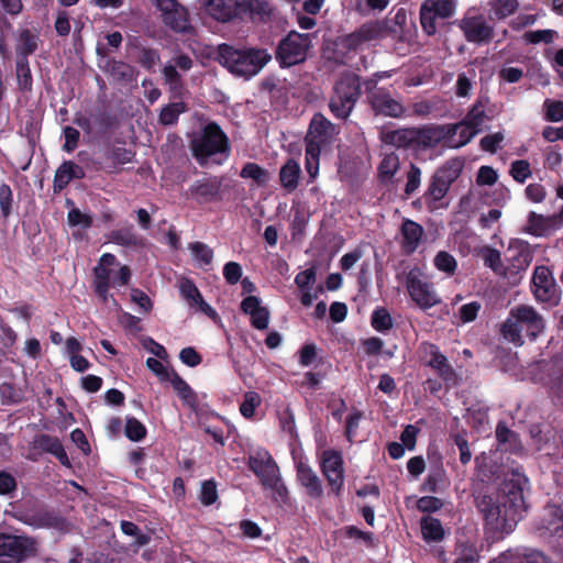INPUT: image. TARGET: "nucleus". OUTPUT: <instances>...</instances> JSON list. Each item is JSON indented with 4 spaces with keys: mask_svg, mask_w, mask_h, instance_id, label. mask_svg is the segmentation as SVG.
<instances>
[{
    "mask_svg": "<svg viewBox=\"0 0 563 563\" xmlns=\"http://www.w3.org/2000/svg\"><path fill=\"white\" fill-rule=\"evenodd\" d=\"M189 148L200 167H207L210 162L222 165L231 154L229 137L214 121L208 122L191 137Z\"/></svg>",
    "mask_w": 563,
    "mask_h": 563,
    "instance_id": "nucleus-1",
    "label": "nucleus"
},
{
    "mask_svg": "<svg viewBox=\"0 0 563 563\" xmlns=\"http://www.w3.org/2000/svg\"><path fill=\"white\" fill-rule=\"evenodd\" d=\"M271 59L264 48L241 49L225 43L218 47L217 60L232 75L246 79L257 75Z\"/></svg>",
    "mask_w": 563,
    "mask_h": 563,
    "instance_id": "nucleus-2",
    "label": "nucleus"
},
{
    "mask_svg": "<svg viewBox=\"0 0 563 563\" xmlns=\"http://www.w3.org/2000/svg\"><path fill=\"white\" fill-rule=\"evenodd\" d=\"M464 163L460 158H451L442 166L435 169L428 181V187L423 195L418 198L413 206L424 205L428 211L433 212L439 208L446 207L443 200L446 197L451 186L460 177Z\"/></svg>",
    "mask_w": 563,
    "mask_h": 563,
    "instance_id": "nucleus-3",
    "label": "nucleus"
},
{
    "mask_svg": "<svg viewBox=\"0 0 563 563\" xmlns=\"http://www.w3.org/2000/svg\"><path fill=\"white\" fill-rule=\"evenodd\" d=\"M207 7L210 15L220 22L233 19L264 22L272 13L267 0H209Z\"/></svg>",
    "mask_w": 563,
    "mask_h": 563,
    "instance_id": "nucleus-4",
    "label": "nucleus"
},
{
    "mask_svg": "<svg viewBox=\"0 0 563 563\" xmlns=\"http://www.w3.org/2000/svg\"><path fill=\"white\" fill-rule=\"evenodd\" d=\"M475 505L488 530L510 533L521 518L503 501L499 495L478 494Z\"/></svg>",
    "mask_w": 563,
    "mask_h": 563,
    "instance_id": "nucleus-5",
    "label": "nucleus"
},
{
    "mask_svg": "<svg viewBox=\"0 0 563 563\" xmlns=\"http://www.w3.org/2000/svg\"><path fill=\"white\" fill-rule=\"evenodd\" d=\"M362 95L361 77L353 71H343L333 86L329 100L331 113L340 120H346Z\"/></svg>",
    "mask_w": 563,
    "mask_h": 563,
    "instance_id": "nucleus-6",
    "label": "nucleus"
},
{
    "mask_svg": "<svg viewBox=\"0 0 563 563\" xmlns=\"http://www.w3.org/2000/svg\"><path fill=\"white\" fill-rule=\"evenodd\" d=\"M456 0H423L419 9V22L427 36H434L443 21L456 12Z\"/></svg>",
    "mask_w": 563,
    "mask_h": 563,
    "instance_id": "nucleus-7",
    "label": "nucleus"
},
{
    "mask_svg": "<svg viewBox=\"0 0 563 563\" xmlns=\"http://www.w3.org/2000/svg\"><path fill=\"white\" fill-rule=\"evenodd\" d=\"M530 289L534 299L540 303L554 307L561 301V288L556 284L552 271L545 265L534 267Z\"/></svg>",
    "mask_w": 563,
    "mask_h": 563,
    "instance_id": "nucleus-8",
    "label": "nucleus"
},
{
    "mask_svg": "<svg viewBox=\"0 0 563 563\" xmlns=\"http://www.w3.org/2000/svg\"><path fill=\"white\" fill-rule=\"evenodd\" d=\"M308 36L290 32L280 40L275 51V58L282 68H288L305 62Z\"/></svg>",
    "mask_w": 563,
    "mask_h": 563,
    "instance_id": "nucleus-9",
    "label": "nucleus"
},
{
    "mask_svg": "<svg viewBox=\"0 0 563 563\" xmlns=\"http://www.w3.org/2000/svg\"><path fill=\"white\" fill-rule=\"evenodd\" d=\"M406 288L411 300L422 310H428L441 302L432 283L422 278L419 268H412L406 276Z\"/></svg>",
    "mask_w": 563,
    "mask_h": 563,
    "instance_id": "nucleus-10",
    "label": "nucleus"
},
{
    "mask_svg": "<svg viewBox=\"0 0 563 563\" xmlns=\"http://www.w3.org/2000/svg\"><path fill=\"white\" fill-rule=\"evenodd\" d=\"M320 470L325 477L331 492L340 497L344 487L345 468L342 453L328 449L321 453Z\"/></svg>",
    "mask_w": 563,
    "mask_h": 563,
    "instance_id": "nucleus-11",
    "label": "nucleus"
},
{
    "mask_svg": "<svg viewBox=\"0 0 563 563\" xmlns=\"http://www.w3.org/2000/svg\"><path fill=\"white\" fill-rule=\"evenodd\" d=\"M162 13L163 23L176 33L191 34L195 29L189 20L188 10L177 0H154Z\"/></svg>",
    "mask_w": 563,
    "mask_h": 563,
    "instance_id": "nucleus-12",
    "label": "nucleus"
},
{
    "mask_svg": "<svg viewBox=\"0 0 563 563\" xmlns=\"http://www.w3.org/2000/svg\"><path fill=\"white\" fill-rule=\"evenodd\" d=\"M529 484L528 478L525 474L519 472H512L508 477L505 478L501 485L503 501L508 505L517 515L522 519L523 512L527 510V504L525 500V489Z\"/></svg>",
    "mask_w": 563,
    "mask_h": 563,
    "instance_id": "nucleus-13",
    "label": "nucleus"
},
{
    "mask_svg": "<svg viewBox=\"0 0 563 563\" xmlns=\"http://www.w3.org/2000/svg\"><path fill=\"white\" fill-rule=\"evenodd\" d=\"M506 273H509L508 279L516 282L520 278V274L525 272L532 262L533 251L530 244L523 240H511L506 253Z\"/></svg>",
    "mask_w": 563,
    "mask_h": 563,
    "instance_id": "nucleus-14",
    "label": "nucleus"
},
{
    "mask_svg": "<svg viewBox=\"0 0 563 563\" xmlns=\"http://www.w3.org/2000/svg\"><path fill=\"white\" fill-rule=\"evenodd\" d=\"M247 466L260 478L263 486L278 490L279 468L268 451L250 455Z\"/></svg>",
    "mask_w": 563,
    "mask_h": 563,
    "instance_id": "nucleus-15",
    "label": "nucleus"
},
{
    "mask_svg": "<svg viewBox=\"0 0 563 563\" xmlns=\"http://www.w3.org/2000/svg\"><path fill=\"white\" fill-rule=\"evenodd\" d=\"M222 176L210 175L195 180L186 196L198 205L218 202L222 200Z\"/></svg>",
    "mask_w": 563,
    "mask_h": 563,
    "instance_id": "nucleus-16",
    "label": "nucleus"
},
{
    "mask_svg": "<svg viewBox=\"0 0 563 563\" xmlns=\"http://www.w3.org/2000/svg\"><path fill=\"white\" fill-rule=\"evenodd\" d=\"M422 349L424 353L429 355L426 365L437 373L448 388L457 386L460 377L450 364L448 357L440 351L439 346L434 343L423 342Z\"/></svg>",
    "mask_w": 563,
    "mask_h": 563,
    "instance_id": "nucleus-17",
    "label": "nucleus"
},
{
    "mask_svg": "<svg viewBox=\"0 0 563 563\" xmlns=\"http://www.w3.org/2000/svg\"><path fill=\"white\" fill-rule=\"evenodd\" d=\"M457 130L459 124L416 128V148H433L443 141H450Z\"/></svg>",
    "mask_w": 563,
    "mask_h": 563,
    "instance_id": "nucleus-18",
    "label": "nucleus"
},
{
    "mask_svg": "<svg viewBox=\"0 0 563 563\" xmlns=\"http://www.w3.org/2000/svg\"><path fill=\"white\" fill-rule=\"evenodd\" d=\"M512 317L519 327L529 338L530 341H534L545 328V321L543 317L531 306L518 305L512 307Z\"/></svg>",
    "mask_w": 563,
    "mask_h": 563,
    "instance_id": "nucleus-19",
    "label": "nucleus"
},
{
    "mask_svg": "<svg viewBox=\"0 0 563 563\" xmlns=\"http://www.w3.org/2000/svg\"><path fill=\"white\" fill-rule=\"evenodd\" d=\"M457 26L468 43L488 44L494 37V27L483 15L465 16Z\"/></svg>",
    "mask_w": 563,
    "mask_h": 563,
    "instance_id": "nucleus-20",
    "label": "nucleus"
},
{
    "mask_svg": "<svg viewBox=\"0 0 563 563\" xmlns=\"http://www.w3.org/2000/svg\"><path fill=\"white\" fill-rule=\"evenodd\" d=\"M368 103L376 115L400 118L405 113L402 103L393 98L390 91L383 87L374 91Z\"/></svg>",
    "mask_w": 563,
    "mask_h": 563,
    "instance_id": "nucleus-21",
    "label": "nucleus"
},
{
    "mask_svg": "<svg viewBox=\"0 0 563 563\" xmlns=\"http://www.w3.org/2000/svg\"><path fill=\"white\" fill-rule=\"evenodd\" d=\"M296 476L300 485L306 489V494L314 499H320L323 496L322 482L308 464L307 459H295Z\"/></svg>",
    "mask_w": 563,
    "mask_h": 563,
    "instance_id": "nucleus-22",
    "label": "nucleus"
},
{
    "mask_svg": "<svg viewBox=\"0 0 563 563\" xmlns=\"http://www.w3.org/2000/svg\"><path fill=\"white\" fill-rule=\"evenodd\" d=\"M241 311L250 316L251 325L256 330H266L269 323V310L261 305L256 296L245 297L240 305Z\"/></svg>",
    "mask_w": 563,
    "mask_h": 563,
    "instance_id": "nucleus-23",
    "label": "nucleus"
},
{
    "mask_svg": "<svg viewBox=\"0 0 563 563\" xmlns=\"http://www.w3.org/2000/svg\"><path fill=\"white\" fill-rule=\"evenodd\" d=\"M335 133V125L322 113L318 112L313 114L310 121L305 142L307 143L308 140H313L321 146L322 144H325Z\"/></svg>",
    "mask_w": 563,
    "mask_h": 563,
    "instance_id": "nucleus-24",
    "label": "nucleus"
},
{
    "mask_svg": "<svg viewBox=\"0 0 563 563\" xmlns=\"http://www.w3.org/2000/svg\"><path fill=\"white\" fill-rule=\"evenodd\" d=\"M495 435L498 442V450L512 454H520L523 445L517 432L507 427L504 421H499L496 426Z\"/></svg>",
    "mask_w": 563,
    "mask_h": 563,
    "instance_id": "nucleus-25",
    "label": "nucleus"
},
{
    "mask_svg": "<svg viewBox=\"0 0 563 563\" xmlns=\"http://www.w3.org/2000/svg\"><path fill=\"white\" fill-rule=\"evenodd\" d=\"M112 269L104 265H96L93 268V291L102 303H107L109 299L117 306L118 302L112 295L109 294L111 287Z\"/></svg>",
    "mask_w": 563,
    "mask_h": 563,
    "instance_id": "nucleus-26",
    "label": "nucleus"
},
{
    "mask_svg": "<svg viewBox=\"0 0 563 563\" xmlns=\"http://www.w3.org/2000/svg\"><path fill=\"white\" fill-rule=\"evenodd\" d=\"M34 445L36 449L42 450L43 452L51 453L54 455L62 465L66 467H70V460L57 437H53L49 434H40L34 440Z\"/></svg>",
    "mask_w": 563,
    "mask_h": 563,
    "instance_id": "nucleus-27",
    "label": "nucleus"
},
{
    "mask_svg": "<svg viewBox=\"0 0 563 563\" xmlns=\"http://www.w3.org/2000/svg\"><path fill=\"white\" fill-rule=\"evenodd\" d=\"M167 382L172 384L173 388L184 401V404L188 406L192 411L197 412L199 408L198 396L188 385V383L176 371L170 373L169 379Z\"/></svg>",
    "mask_w": 563,
    "mask_h": 563,
    "instance_id": "nucleus-28",
    "label": "nucleus"
},
{
    "mask_svg": "<svg viewBox=\"0 0 563 563\" xmlns=\"http://www.w3.org/2000/svg\"><path fill=\"white\" fill-rule=\"evenodd\" d=\"M402 249L407 253L415 252L423 235V228L416 221L406 219L401 224Z\"/></svg>",
    "mask_w": 563,
    "mask_h": 563,
    "instance_id": "nucleus-29",
    "label": "nucleus"
},
{
    "mask_svg": "<svg viewBox=\"0 0 563 563\" xmlns=\"http://www.w3.org/2000/svg\"><path fill=\"white\" fill-rule=\"evenodd\" d=\"M180 295L190 307H198L200 311L210 316L216 313L212 307L207 303L192 280L186 279L180 284Z\"/></svg>",
    "mask_w": 563,
    "mask_h": 563,
    "instance_id": "nucleus-30",
    "label": "nucleus"
},
{
    "mask_svg": "<svg viewBox=\"0 0 563 563\" xmlns=\"http://www.w3.org/2000/svg\"><path fill=\"white\" fill-rule=\"evenodd\" d=\"M103 70L119 82H131L136 77V70L133 66L114 58L107 59Z\"/></svg>",
    "mask_w": 563,
    "mask_h": 563,
    "instance_id": "nucleus-31",
    "label": "nucleus"
},
{
    "mask_svg": "<svg viewBox=\"0 0 563 563\" xmlns=\"http://www.w3.org/2000/svg\"><path fill=\"white\" fill-rule=\"evenodd\" d=\"M383 141L398 148H416V128L389 131L383 136Z\"/></svg>",
    "mask_w": 563,
    "mask_h": 563,
    "instance_id": "nucleus-32",
    "label": "nucleus"
},
{
    "mask_svg": "<svg viewBox=\"0 0 563 563\" xmlns=\"http://www.w3.org/2000/svg\"><path fill=\"white\" fill-rule=\"evenodd\" d=\"M500 336L508 343L515 346H522L525 344L522 330L512 317V309H510L508 317L501 322L499 327Z\"/></svg>",
    "mask_w": 563,
    "mask_h": 563,
    "instance_id": "nucleus-33",
    "label": "nucleus"
},
{
    "mask_svg": "<svg viewBox=\"0 0 563 563\" xmlns=\"http://www.w3.org/2000/svg\"><path fill=\"white\" fill-rule=\"evenodd\" d=\"M422 538L426 542H440L445 537L441 521L431 516L422 517L420 520Z\"/></svg>",
    "mask_w": 563,
    "mask_h": 563,
    "instance_id": "nucleus-34",
    "label": "nucleus"
},
{
    "mask_svg": "<svg viewBox=\"0 0 563 563\" xmlns=\"http://www.w3.org/2000/svg\"><path fill=\"white\" fill-rule=\"evenodd\" d=\"M399 167V156L395 152L386 153L377 168L380 183L384 185L391 184Z\"/></svg>",
    "mask_w": 563,
    "mask_h": 563,
    "instance_id": "nucleus-35",
    "label": "nucleus"
},
{
    "mask_svg": "<svg viewBox=\"0 0 563 563\" xmlns=\"http://www.w3.org/2000/svg\"><path fill=\"white\" fill-rule=\"evenodd\" d=\"M109 240L124 247H134L142 243V239L136 234L132 224L112 230L109 234Z\"/></svg>",
    "mask_w": 563,
    "mask_h": 563,
    "instance_id": "nucleus-36",
    "label": "nucleus"
},
{
    "mask_svg": "<svg viewBox=\"0 0 563 563\" xmlns=\"http://www.w3.org/2000/svg\"><path fill=\"white\" fill-rule=\"evenodd\" d=\"M38 47V35L32 33L29 29L21 31L16 45V59H27Z\"/></svg>",
    "mask_w": 563,
    "mask_h": 563,
    "instance_id": "nucleus-37",
    "label": "nucleus"
},
{
    "mask_svg": "<svg viewBox=\"0 0 563 563\" xmlns=\"http://www.w3.org/2000/svg\"><path fill=\"white\" fill-rule=\"evenodd\" d=\"M299 176V164L295 159H288L279 172L280 185L288 191H292L298 187Z\"/></svg>",
    "mask_w": 563,
    "mask_h": 563,
    "instance_id": "nucleus-38",
    "label": "nucleus"
},
{
    "mask_svg": "<svg viewBox=\"0 0 563 563\" xmlns=\"http://www.w3.org/2000/svg\"><path fill=\"white\" fill-rule=\"evenodd\" d=\"M481 256L484 265L490 268L495 274L505 278L509 276V273H506V265L503 263L501 254L498 250L490 246H484L482 249Z\"/></svg>",
    "mask_w": 563,
    "mask_h": 563,
    "instance_id": "nucleus-39",
    "label": "nucleus"
},
{
    "mask_svg": "<svg viewBox=\"0 0 563 563\" xmlns=\"http://www.w3.org/2000/svg\"><path fill=\"white\" fill-rule=\"evenodd\" d=\"M487 119L485 113V104L482 99H477L476 102L471 107L465 118L457 123L460 125H467L471 129H475L481 132L482 126Z\"/></svg>",
    "mask_w": 563,
    "mask_h": 563,
    "instance_id": "nucleus-40",
    "label": "nucleus"
},
{
    "mask_svg": "<svg viewBox=\"0 0 563 563\" xmlns=\"http://www.w3.org/2000/svg\"><path fill=\"white\" fill-rule=\"evenodd\" d=\"M321 147L318 142L308 140L305 148V167L310 178L314 179L319 173Z\"/></svg>",
    "mask_w": 563,
    "mask_h": 563,
    "instance_id": "nucleus-41",
    "label": "nucleus"
},
{
    "mask_svg": "<svg viewBox=\"0 0 563 563\" xmlns=\"http://www.w3.org/2000/svg\"><path fill=\"white\" fill-rule=\"evenodd\" d=\"M445 484V470L440 464L430 470L423 484L421 485L422 492L437 494L443 490Z\"/></svg>",
    "mask_w": 563,
    "mask_h": 563,
    "instance_id": "nucleus-42",
    "label": "nucleus"
},
{
    "mask_svg": "<svg viewBox=\"0 0 563 563\" xmlns=\"http://www.w3.org/2000/svg\"><path fill=\"white\" fill-rule=\"evenodd\" d=\"M343 43H340V36L334 41L327 43L323 47V56L338 65H344L350 55L347 47H342Z\"/></svg>",
    "mask_w": 563,
    "mask_h": 563,
    "instance_id": "nucleus-43",
    "label": "nucleus"
},
{
    "mask_svg": "<svg viewBox=\"0 0 563 563\" xmlns=\"http://www.w3.org/2000/svg\"><path fill=\"white\" fill-rule=\"evenodd\" d=\"M240 177L252 179L257 186H266L269 181V172L256 163H246L241 172Z\"/></svg>",
    "mask_w": 563,
    "mask_h": 563,
    "instance_id": "nucleus-44",
    "label": "nucleus"
},
{
    "mask_svg": "<svg viewBox=\"0 0 563 563\" xmlns=\"http://www.w3.org/2000/svg\"><path fill=\"white\" fill-rule=\"evenodd\" d=\"M186 111L187 106L183 101L168 103L162 108L158 121L163 125H174L178 122L179 115Z\"/></svg>",
    "mask_w": 563,
    "mask_h": 563,
    "instance_id": "nucleus-45",
    "label": "nucleus"
},
{
    "mask_svg": "<svg viewBox=\"0 0 563 563\" xmlns=\"http://www.w3.org/2000/svg\"><path fill=\"white\" fill-rule=\"evenodd\" d=\"M25 522L37 528H57L62 522V517L54 511L40 510Z\"/></svg>",
    "mask_w": 563,
    "mask_h": 563,
    "instance_id": "nucleus-46",
    "label": "nucleus"
},
{
    "mask_svg": "<svg viewBox=\"0 0 563 563\" xmlns=\"http://www.w3.org/2000/svg\"><path fill=\"white\" fill-rule=\"evenodd\" d=\"M371 324L377 332L385 333L394 327V321L385 307H377L372 312Z\"/></svg>",
    "mask_w": 563,
    "mask_h": 563,
    "instance_id": "nucleus-47",
    "label": "nucleus"
},
{
    "mask_svg": "<svg viewBox=\"0 0 563 563\" xmlns=\"http://www.w3.org/2000/svg\"><path fill=\"white\" fill-rule=\"evenodd\" d=\"M434 267L445 273L448 276H453L457 269V262L455 257L446 251H440L433 258Z\"/></svg>",
    "mask_w": 563,
    "mask_h": 563,
    "instance_id": "nucleus-48",
    "label": "nucleus"
},
{
    "mask_svg": "<svg viewBox=\"0 0 563 563\" xmlns=\"http://www.w3.org/2000/svg\"><path fill=\"white\" fill-rule=\"evenodd\" d=\"M551 227V219L545 218L534 211H531L528 216V228L527 231L536 236H541L547 233Z\"/></svg>",
    "mask_w": 563,
    "mask_h": 563,
    "instance_id": "nucleus-49",
    "label": "nucleus"
},
{
    "mask_svg": "<svg viewBox=\"0 0 563 563\" xmlns=\"http://www.w3.org/2000/svg\"><path fill=\"white\" fill-rule=\"evenodd\" d=\"M529 434L536 450L541 451L552 437V430L540 423H533L529 428Z\"/></svg>",
    "mask_w": 563,
    "mask_h": 563,
    "instance_id": "nucleus-50",
    "label": "nucleus"
},
{
    "mask_svg": "<svg viewBox=\"0 0 563 563\" xmlns=\"http://www.w3.org/2000/svg\"><path fill=\"white\" fill-rule=\"evenodd\" d=\"M16 79L21 91L29 92L32 90L33 78L27 59H16Z\"/></svg>",
    "mask_w": 563,
    "mask_h": 563,
    "instance_id": "nucleus-51",
    "label": "nucleus"
},
{
    "mask_svg": "<svg viewBox=\"0 0 563 563\" xmlns=\"http://www.w3.org/2000/svg\"><path fill=\"white\" fill-rule=\"evenodd\" d=\"M74 179V175L69 168L68 162L64 161L55 172L54 180H53V191L54 194L62 192L69 183Z\"/></svg>",
    "mask_w": 563,
    "mask_h": 563,
    "instance_id": "nucleus-52",
    "label": "nucleus"
},
{
    "mask_svg": "<svg viewBox=\"0 0 563 563\" xmlns=\"http://www.w3.org/2000/svg\"><path fill=\"white\" fill-rule=\"evenodd\" d=\"M124 434L130 441L140 442L146 437L147 430L140 420L129 416L125 421Z\"/></svg>",
    "mask_w": 563,
    "mask_h": 563,
    "instance_id": "nucleus-53",
    "label": "nucleus"
},
{
    "mask_svg": "<svg viewBox=\"0 0 563 563\" xmlns=\"http://www.w3.org/2000/svg\"><path fill=\"white\" fill-rule=\"evenodd\" d=\"M92 118L93 126L97 132L101 134L108 133L115 125V117L107 110L99 109L97 112L90 114Z\"/></svg>",
    "mask_w": 563,
    "mask_h": 563,
    "instance_id": "nucleus-54",
    "label": "nucleus"
},
{
    "mask_svg": "<svg viewBox=\"0 0 563 563\" xmlns=\"http://www.w3.org/2000/svg\"><path fill=\"white\" fill-rule=\"evenodd\" d=\"M262 404V398L258 393L250 390L244 394L243 401L240 405V412L246 419H252L255 415V409Z\"/></svg>",
    "mask_w": 563,
    "mask_h": 563,
    "instance_id": "nucleus-55",
    "label": "nucleus"
},
{
    "mask_svg": "<svg viewBox=\"0 0 563 563\" xmlns=\"http://www.w3.org/2000/svg\"><path fill=\"white\" fill-rule=\"evenodd\" d=\"M391 0H354L353 9L361 15L373 12H383Z\"/></svg>",
    "mask_w": 563,
    "mask_h": 563,
    "instance_id": "nucleus-56",
    "label": "nucleus"
},
{
    "mask_svg": "<svg viewBox=\"0 0 563 563\" xmlns=\"http://www.w3.org/2000/svg\"><path fill=\"white\" fill-rule=\"evenodd\" d=\"M517 0H494L492 3L493 15L497 20H504L518 9Z\"/></svg>",
    "mask_w": 563,
    "mask_h": 563,
    "instance_id": "nucleus-57",
    "label": "nucleus"
},
{
    "mask_svg": "<svg viewBox=\"0 0 563 563\" xmlns=\"http://www.w3.org/2000/svg\"><path fill=\"white\" fill-rule=\"evenodd\" d=\"M161 62L159 52L151 47H141L137 63L146 70L153 71L155 66Z\"/></svg>",
    "mask_w": 563,
    "mask_h": 563,
    "instance_id": "nucleus-58",
    "label": "nucleus"
},
{
    "mask_svg": "<svg viewBox=\"0 0 563 563\" xmlns=\"http://www.w3.org/2000/svg\"><path fill=\"white\" fill-rule=\"evenodd\" d=\"M189 249L195 260L199 262L200 266H208L212 263L213 251L207 244L202 242H194L189 245Z\"/></svg>",
    "mask_w": 563,
    "mask_h": 563,
    "instance_id": "nucleus-59",
    "label": "nucleus"
},
{
    "mask_svg": "<svg viewBox=\"0 0 563 563\" xmlns=\"http://www.w3.org/2000/svg\"><path fill=\"white\" fill-rule=\"evenodd\" d=\"M544 120L548 122H560L563 120V101L545 99L543 102Z\"/></svg>",
    "mask_w": 563,
    "mask_h": 563,
    "instance_id": "nucleus-60",
    "label": "nucleus"
},
{
    "mask_svg": "<svg viewBox=\"0 0 563 563\" xmlns=\"http://www.w3.org/2000/svg\"><path fill=\"white\" fill-rule=\"evenodd\" d=\"M421 175H422V172H421L420 167L413 163H410L409 170L406 174L407 181L405 185V195L407 197L415 194L418 190V188L420 187Z\"/></svg>",
    "mask_w": 563,
    "mask_h": 563,
    "instance_id": "nucleus-61",
    "label": "nucleus"
},
{
    "mask_svg": "<svg viewBox=\"0 0 563 563\" xmlns=\"http://www.w3.org/2000/svg\"><path fill=\"white\" fill-rule=\"evenodd\" d=\"M511 177L519 184H523L531 176L530 164L526 159L514 161L510 166Z\"/></svg>",
    "mask_w": 563,
    "mask_h": 563,
    "instance_id": "nucleus-62",
    "label": "nucleus"
},
{
    "mask_svg": "<svg viewBox=\"0 0 563 563\" xmlns=\"http://www.w3.org/2000/svg\"><path fill=\"white\" fill-rule=\"evenodd\" d=\"M67 220L70 227H81L82 229H89L93 223L92 217L81 212L78 208L68 211Z\"/></svg>",
    "mask_w": 563,
    "mask_h": 563,
    "instance_id": "nucleus-63",
    "label": "nucleus"
},
{
    "mask_svg": "<svg viewBox=\"0 0 563 563\" xmlns=\"http://www.w3.org/2000/svg\"><path fill=\"white\" fill-rule=\"evenodd\" d=\"M478 553L476 548L470 543L460 544V554L454 563H476Z\"/></svg>",
    "mask_w": 563,
    "mask_h": 563,
    "instance_id": "nucleus-64",
    "label": "nucleus"
}]
</instances>
